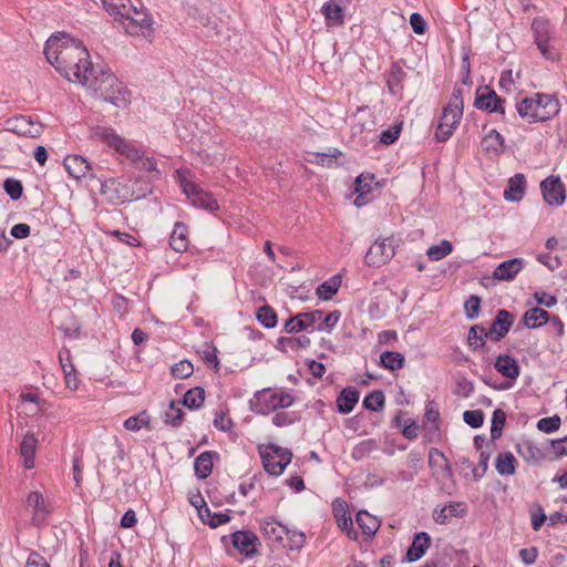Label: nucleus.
<instances>
[{
	"mask_svg": "<svg viewBox=\"0 0 567 567\" xmlns=\"http://www.w3.org/2000/svg\"><path fill=\"white\" fill-rule=\"evenodd\" d=\"M405 358L398 351H384L380 355L379 365L389 371H396L404 367Z\"/></svg>",
	"mask_w": 567,
	"mask_h": 567,
	"instance_id": "36",
	"label": "nucleus"
},
{
	"mask_svg": "<svg viewBox=\"0 0 567 567\" xmlns=\"http://www.w3.org/2000/svg\"><path fill=\"white\" fill-rule=\"evenodd\" d=\"M189 245L188 228L182 223L177 221L174 225V229L169 237V246L176 252H184L187 250Z\"/></svg>",
	"mask_w": 567,
	"mask_h": 567,
	"instance_id": "30",
	"label": "nucleus"
},
{
	"mask_svg": "<svg viewBox=\"0 0 567 567\" xmlns=\"http://www.w3.org/2000/svg\"><path fill=\"white\" fill-rule=\"evenodd\" d=\"M514 313L506 309L497 310L487 330L488 339L492 342H499L509 332L511 328L514 324Z\"/></svg>",
	"mask_w": 567,
	"mask_h": 567,
	"instance_id": "14",
	"label": "nucleus"
},
{
	"mask_svg": "<svg viewBox=\"0 0 567 567\" xmlns=\"http://www.w3.org/2000/svg\"><path fill=\"white\" fill-rule=\"evenodd\" d=\"M466 514V505L463 502H451L449 505L435 507L433 519L436 524L445 525L451 517H463Z\"/></svg>",
	"mask_w": 567,
	"mask_h": 567,
	"instance_id": "21",
	"label": "nucleus"
},
{
	"mask_svg": "<svg viewBox=\"0 0 567 567\" xmlns=\"http://www.w3.org/2000/svg\"><path fill=\"white\" fill-rule=\"evenodd\" d=\"M453 250V245L449 240H442L439 245H433L427 249V257L431 260L437 261L450 255Z\"/></svg>",
	"mask_w": 567,
	"mask_h": 567,
	"instance_id": "49",
	"label": "nucleus"
},
{
	"mask_svg": "<svg viewBox=\"0 0 567 567\" xmlns=\"http://www.w3.org/2000/svg\"><path fill=\"white\" fill-rule=\"evenodd\" d=\"M3 189L12 200L20 199L23 194V185L21 181L16 178L4 179Z\"/></svg>",
	"mask_w": 567,
	"mask_h": 567,
	"instance_id": "53",
	"label": "nucleus"
},
{
	"mask_svg": "<svg viewBox=\"0 0 567 567\" xmlns=\"http://www.w3.org/2000/svg\"><path fill=\"white\" fill-rule=\"evenodd\" d=\"M463 89L455 84L453 92L446 107L452 109L455 113L453 115V123H460L463 116Z\"/></svg>",
	"mask_w": 567,
	"mask_h": 567,
	"instance_id": "40",
	"label": "nucleus"
},
{
	"mask_svg": "<svg viewBox=\"0 0 567 567\" xmlns=\"http://www.w3.org/2000/svg\"><path fill=\"white\" fill-rule=\"evenodd\" d=\"M150 422L146 412L130 416L124 421V427L128 431H138L142 426L147 425Z\"/></svg>",
	"mask_w": 567,
	"mask_h": 567,
	"instance_id": "64",
	"label": "nucleus"
},
{
	"mask_svg": "<svg viewBox=\"0 0 567 567\" xmlns=\"http://www.w3.org/2000/svg\"><path fill=\"white\" fill-rule=\"evenodd\" d=\"M360 391L354 386L343 388L336 400L337 411L340 414H349L359 402Z\"/></svg>",
	"mask_w": 567,
	"mask_h": 567,
	"instance_id": "22",
	"label": "nucleus"
},
{
	"mask_svg": "<svg viewBox=\"0 0 567 567\" xmlns=\"http://www.w3.org/2000/svg\"><path fill=\"white\" fill-rule=\"evenodd\" d=\"M94 69L96 71L91 72L89 76H84L82 84L92 90L96 97L110 102L116 107L125 106L131 95L127 87L115 76L110 68L96 64Z\"/></svg>",
	"mask_w": 567,
	"mask_h": 567,
	"instance_id": "3",
	"label": "nucleus"
},
{
	"mask_svg": "<svg viewBox=\"0 0 567 567\" xmlns=\"http://www.w3.org/2000/svg\"><path fill=\"white\" fill-rule=\"evenodd\" d=\"M481 145L484 151L487 153L499 155L504 152L505 148V138L503 135L496 131L491 130L481 142Z\"/></svg>",
	"mask_w": 567,
	"mask_h": 567,
	"instance_id": "33",
	"label": "nucleus"
},
{
	"mask_svg": "<svg viewBox=\"0 0 567 567\" xmlns=\"http://www.w3.org/2000/svg\"><path fill=\"white\" fill-rule=\"evenodd\" d=\"M422 422H441L440 406L434 400L426 401Z\"/></svg>",
	"mask_w": 567,
	"mask_h": 567,
	"instance_id": "61",
	"label": "nucleus"
},
{
	"mask_svg": "<svg viewBox=\"0 0 567 567\" xmlns=\"http://www.w3.org/2000/svg\"><path fill=\"white\" fill-rule=\"evenodd\" d=\"M524 268L522 258H512L501 262L493 271V278L497 280H513Z\"/></svg>",
	"mask_w": 567,
	"mask_h": 567,
	"instance_id": "25",
	"label": "nucleus"
},
{
	"mask_svg": "<svg viewBox=\"0 0 567 567\" xmlns=\"http://www.w3.org/2000/svg\"><path fill=\"white\" fill-rule=\"evenodd\" d=\"M300 420V415L298 412H277L272 416V424L278 427L291 425Z\"/></svg>",
	"mask_w": 567,
	"mask_h": 567,
	"instance_id": "52",
	"label": "nucleus"
},
{
	"mask_svg": "<svg viewBox=\"0 0 567 567\" xmlns=\"http://www.w3.org/2000/svg\"><path fill=\"white\" fill-rule=\"evenodd\" d=\"M132 0H102L103 7L111 16H121Z\"/></svg>",
	"mask_w": 567,
	"mask_h": 567,
	"instance_id": "62",
	"label": "nucleus"
},
{
	"mask_svg": "<svg viewBox=\"0 0 567 567\" xmlns=\"http://www.w3.org/2000/svg\"><path fill=\"white\" fill-rule=\"evenodd\" d=\"M179 403L189 410L199 409L205 402V390L202 386H194L186 391Z\"/></svg>",
	"mask_w": 567,
	"mask_h": 567,
	"instance_id": "37",
	"label": "nucleus"
},
{
	"mask_svg": "<svg viewBox=\"0 0 567 567\" xmlns=\"http://www.w3.org/2000/svg\"><path fill=\"white\" fill-rule=\"evenodd\" d=\"M532 31L535 44L540 51L542 55L549 61H557L559 59L558 50L553 45V25L549 20L537 17L532 22Z\"/></svg>",
	"mask_w": 567,
	"mask_h": 567,
	"instance_id": "9",
	"label": "nucleus"
},
{
	"mask_svg": "<svg viewBox=\"0 0 567 567\" xmlns=\"http://www.w3.org/2000/svg\"><path fill=\"white\" fill-rule=\"evenodd\" d=\"M182 404L179 401H172L168 405V409L165 411V423L169 424L171 426L177 429L182 425L185 412L181 408Z\"/></svg>",
	"mask_w": 567,
	"mask_h": 567,
	"instance_id": "41",
	"label": "nucleus"
},
{
	"mask_svg": "<svg viewBox=\"0 0 567 567\" xmlns=\"http://www.w3.org/2000/svg\"><path fill=\"white\" fill-rule=\"evenodd\" d=\"M517 453L528 463H539L545 458L544 452L530 440H522L516 444Z\"/></svg>",
	"mask_w": 567,
	"mask_h": 567,
	"instance_id": "32",
	"label": "nucleus"
},
{
	"mask_svg": "<svg viewBox=\"0 0 567 567\" xmlns=\"http://www.w3.org/2000/svg\"><path fill=\"white\" fill-rule=\"evenodd\" d=\"M378 449V443L374 439H368L359 442L352 450V457L360 461L367 457L371 452Z\"/></svg>",
	"mask_w": 567,
	"mask_h": 567,
	"instance_id": "48",
	"label": "nucleus"
},
{
	"mask_svg": "<svg viewBox=\"0 0 567 567\" xmlns=\"http://www.w3.org/2000/svg\"><path fill=\"white\" fill-rule=\"evenodd\" d=\"M505 422H506V413L501 409H496L493 412L492 420H491V440L492 441L498 440L502 436Z\"/></svg>",
	"mask_w": 567,
	"mask_h": 567,
	"instance_id": "47",
	"label": "nucleus"
},
{
	"mask_svg": "<svg viewBox=\"0 0 567 567\" xmlns=\"http://www.w3.org/2000/svg\"><path fill=\"white\" fill-rule=\"evenodd\" d=\"M431 546V536L426 532L415 533L412 544L408 547L404 561L413 563L421 559Z\"/></svg>",
	"mask_w": 567,
	"mask_h": 567,
	"instance_id": "19",
	"label": "nucleus"
},
{
	"mask_svg": "<svg viewBox=\"0 0 567 567\" xmlns=\"http://www.w3.org/2000/svg\"><path fill=\"white\" fill-rule=\"evenodd\" d=\"M219 460L216 451H205L200 453L194 462V472L197 478L206 480L213 472L214 461Z\"/></svg>",
	"mask_w": 567,
	"mask_h": 567,
	"instance_id": "23",
	"label": "nucleus"
},
{
	"mask_svg": "<svg viewBox=\"0 0 567 567\" xmlns=\"http://www.w3.org/2000/svg\"><path fill=\"white\" fill-rule=\"evenodd\" d=\"M288 527L269 517L260 523V533L270 542L282 545Z\"/></svg>",
	"mask_w": 567,
	"mask_h": 567,
	"instance_id": "24",
	"label": "nucleus"
},
{
	"mask_svg": "<svg viewBox=\"0 0 567 567\" xmlns=\"http://www.w3.org/2000/svg\"><path fill=\"white\" fill-rule=\"evenodd\" d=\"M259 455L265 471L274 476L281 475L292 458V452L289 449L274 443H269L265 447L260 446Z\"/></svg>",
	"mask_w": 567,
	"mask_h": 567,
	"instance_id": "8",
	"label": "nucleus"
},
{
	"mask_svg": "<svg viewBox=\"0 0 567 567\" xmlns=\"http://www.w3.org/2000/svg\"><path fill=\"white\" fill-rule=\"evenodd\" d=\"M402 125V122H400L382 131L380 134V143H382L383 145H392L393 143H395L401 135Z\"/></svg>",
	"mask_w": 567,
	"mask_h": 567,
	"instance_id": "55",
	"label": "nucleus"
},
{
	"mask_svg": "<svg viewBox=\"0 0 567 567\" xmlns=\"http://www.w3.org/2000/svg\"><path fill=\"white\" fill-rule=\"evenodd\" d=\"M505 102L506 100L497 95L494 89L489 85H483L476 90L474 106L477 110L497 113L505 118Z\"/></svg>",
	"mask_w": 567,
	"mask_h": 567,
	"instance_id": "10",
	"label": "nucleus"
},
{
	"mask_svg": "<svg viewBox=\"0 0 567 567\" xmlns=\"http://www.w3.org/2000/svg\"><path fill=\"white\" fill-rule=\"evenodd\" d=\"M324 315L323 310H313L307 312H299L296 315V319L303 323L305 328L301 331H315L317 330L316 322Z\"/></svg>",
	"mask_w": 567,
	"mask_h": 567,
	"instance_id": "46",
	"label": "nucleus"
},
{
	"mask_svg": "<svg viewBox=\"0 0 567 567\" xmlns=\"http://www.w3.org/2000/svg\"><path fill=\"white\" fill-rule=\"evenodd\" d=\"M544 200L551 206H559L566 199L565 186L559 176L550 175L540 183Z\"/></svg>",
	"mask_w": 567,
	"mask_h": 567,
	"instance_id": "15",
	"label": "nucleus"
},
{
	"mask_svg": "<svg viewBox=\"0 0 567 567\" xmlns=\"http://www.w3.org/2000/svg\"><path fill=\"white\" fill-rule=\"evenodd\" d=\"M340 285H341L340 276L334 275L330 279L320 284L316 289V293H317L318 298L321 300H330L338 292Z\"/></svg>",
	"mask_w": 567,
	"mask_h": 567,
	"instance_id": "38",
	"label": "nucleus"
},
{
	"mask_svg": "<svg viewBox=\"0 0 567 567\" xmlns=\"http://www.w3.org/2000/svg\"><path fill=\"white\" fill-rule=\"evenodd\" d=\"M480 309L481 298L476 295H471L464 302V310L467 319H476L480 315Z\"/></svg>",
	"mask_w": 567,
	"mask_h": 567,
	"instance_id": "59",
	"label": "nucleus"
},
{
	"mask_svg": "<svg viewBox=\"0 0 567 567\" xmlns=\"http://www.w3.org/2000/svg\"><path fill=\"white\" fill-rule=\"evenodd\" d=\"M64 168L69 175L75 179L89 178L97 179L99 176L94 173L92 164L81 155H68L63 162Z\"/></svg>",
	"mask_w": 567,
	"mask_h": 567,
	"instance_id": "16",
	"label": "nucleus"
},
{
	"mask_svg": "<svg viewBox=\"0 0 567 567\" xmlns=\"http://www.w3.org/2000/svg\"><path fill=\"white\" fill-rule=\"evenodd\" d=\"M256 319L262 327L267 329L275 328L278 322L277 312L269 305H264L257 309Z\"/></svg>",
	"mask_w": 567,
	"mask_h": 567,
	"instance_id": "42",
	"label": "nucleus"
},
{
	"mask_svg": "<svg viewBox=\"0 0 567 567\" xmlns=\"http://www.w3.org/2000/svg\"><path fill=\"white\" fill-rule=\"evenodd\" d=\"M6 125L8 131L31 138L40 137L43 132V126L40 122H33L30 116L25 115L9 118Z\"/></svg>",
	"mask_w": 567,
	"mask_h": 567,
	"instance_id": "13",
	"label": "nucleus"
},
{
	"mask_svg": "<svg viewBox=\"0 0 567 567\" xmlns=\"http://www.w3.org/2000/svg\"><path fill=\"white\" fill-rule=\"evenodd\" d=\"M172 375L176 379H186L194 372V367L188 360H181L171 368Z\"/></svg>",
	"mask_w": 567,
	"mask_h": 567,
	"instance_id": "56",
	"label": "nucleus"
},
{
	"mask_svg": "<svg viewBox=\"0 0 567 567\" xmlns=\"http://www.w3.org/2000/svg\"><path fill=\"white\" fill-rule=\"evenodd\" d=\"M120 22L130 35L145 34L152 30L153 20L140 0H132L120 16Z\"/></svg>",
	"mask_w": 567,
	"mask_h": 567,
	"instance_id": "5",
	"label": "nucleus"
},
{
	"mask_svg": "<svg viewBox=\"0 0 567 567\" xmlns=\"http://www.w3.org/2000/svg\"><path fill=\"white\" fill-rule=\"evenodd\" d=\"M341 0L326 1L320 12L324 17V24L328 29L342 27L346 21V7L341 4Z\"/></svg>",
	"mask_w": 567,
	"mask_h": 567,
	"instance_id": "17",
	"label": "nucleus"
},
{
	"mask_svg": "<svg viewBox=\"0 0 567 567\" xmlns=\"http://www.w3.org/2000/svg\"><path fill=\"white\" fill-rule=\"evenodd\" d=\"M526 189V178L523 174L517 173L509 178L508 185L504 190V198L508 202H519Z\"/></svg>",
	"mask_w": 567,
	"mask_h": 567,
	"instance_id": "29",
	"label": "nucleus"
},
{
	"mask_svg": "<svg viewBox=\"0 0 567 567\" xmlns=\"http://www.w3.org/2000/svg\"><path fill=\"white\" fill-rule=\"evenodd\" d=\"M44 55L55 70L71 82L83 83L96 71L83 42L65 33L52 34L45 42Z\"/></svg>",
	"mask_w": 567,
	"mask_h": 567,
	"instance_id": "1",
	"label": "nucleus"
},
{
	"mask_svg": "<svg viewBox=\"0 0 567 567\" xmlns=\"http://www.w3.org/2000/svg\"><path fill=\"white\" fill-rule=\"evenodd\" d=\"M285 539L287 543H285V540H284L282 546L288 547L289 549L293 550V549H300L303 546V544L306 542V536L300 530L288 528Z\"/></svg>",
	"mask_w": 567,
	"mask_h": 567,
	"instance_id": "50",
	"label": "nucleus"
},
{
	"mask_svg": "<svg viewBox=\"0 0 567 567\" xmlns=\"http://www.w3.org/2000/svg\"><path fill=\"white\" fill-rule=\"evenodd\" d=\"M231 544L240 554L252 556L257 551L259 539L251 530H237L231 534Z\"/></svg>",
	"mask_w": 567,
	"mask_h": 567,
	"instance_id": "18",
	"label": "nucleus"
},
{
	"mask_svg": "<svg viewBox=\"0 0 567 567\" xmlns=\"http://www.w3.org/2000/svg\"><path fill=\"white\" fill-rule=\"evenodd\" d=\"M485 414L482 410H466L463 413V421L472 429H478L483 425Z\"/></svg>",
	"mask_w": 567,
	"mask_h": 567,
	"instance_id": "57",
	"label": "nucleus"
},
{
	"mask_svg": "<svg viewBox=\"0 0 567 567\" xmlns=\"http://www.w3.org/2000/svg\"><path fill=\"white\" fill-rule=\"evenodd\" d=\"M406 72L401 66L400 62H393L385 75L386 86L391 94L395 95L403 90Z\"/></svg>",
	"mask_w": 567,
	"mask_h": 567,
	"instance_id": "28",
	"label": "nucleus"
},
{
	"mask_svg": "<svg viewBox=\"0 0 567 567\" xmlns=\"http://www.w3.org/2000/svg\"><path fill=\"white\" fill-rule=\"evenodd\" d=\"M340 506L342 507V514L341 515H339V507L338 506L333 507V514H334V517L337 518L338 527L342 532H346L347 536L350 539L355 540L357 539V532L353 528L352 518H351L350 514H348V512H347L348 505H347V503L344 501H341L340 502Z\"/></svg>",
	"mask_w": 567,
	"mask_h": 567,
	"instance_id": "34",
	"label": "nucleus"
},
{
	"mask_svg": "<svg viewBox=\"0 0 567 567\" xmlns=\"http://www.w3.org/2000/svg\"><path fill=\"white\" fill-rule=\"evenodd\" d=\"M515 109L520 118L534 124L554 118L560 111V103L555 94L535 93L518 100Z\"/></svg>",
	"mask_w": 567,
	"mask_h": 567,
	"instance_id": "4",
	"label": "nucleus"
},
{
	"mask_svg": "<svg viewBox=\"0 0 567 567\" xmlns=\"http://www.w3.org/2000/svg\"><path fill=\"white\" fill-rule=\"evenodd\" d=\"M101 183L100 193L105 196L113 204H123L133 199H138L141 196L134 197L130 192L126 184L117 178H97Z\"/></svg>",
	"mask_w": 567,
	"mask_h": 567,
	"instance_id": "11",
	"label": "nucleus"
},
{
	"mask_svg": "<svg viewBox=\"0 0 567 567\" xmlns=\"http://www.w3.org/2000/svg\"><path fill=\"white\" fill-rule=\"evenodd\" d=\"M199 518L204 524L210 526L212 528L219 527L231 519L230 515L227 513H213L210 509L209 516H206V514L203 513Z\"/></svg>",
	"mask_w": 567,
	"mask_h": 567,
	"instance_id": "51",
	"label": "nucleus"
},
{
	"mask_svg": "<svg viewBox=\"0 0 567 567\" xmlns=\"http://www.w3.org/2000/svg\"><path fill=\"white\" fill-rule=\"evenodd\" d=\"M441 423L442 422H422L421 429L423 431V439L426 443L439 444L442 442L443 434Z\"/></svg>",
	"mask_w": 567,
	"mask_h": 567,
	"instance_id": "45",
	"label": "nucleus"
},
{
	"mask_svg": "<svg viewBox=\"0 0 567 567\" xmlns=\"http://www.w3.org/2000/svg\"><path fill=\"white\" fill-rule=\"evenodd\" d=\"M91 138L105 144L118 155L130 159L136 169L146 172L151 179H159L161 171L157 168L155 158L146 157L140 146L120 136L114 128L94 126L91 128Z\"/></svg>",
	"mask_w": 567,
	"mask_h": 567,
	"instance_id": "2",
	"label": "nucleus"
},
{
	"mask_svg": "<svg viewBox=\"0 0 567 567\" xmlns=\"http://www.w3.org/2000/svg\"><path fill=\"white\" fill-rule=\"evenodd\" d=\"M395 255L390 239L377 240L367 251L364 262L369 267H381Z\"/></svg>",
	"mask_w": 567,
	"mask_h": 567,
	"instance_id": "12",
	"label": "nucleus"
},
{
	"mask_svg": "<svg viewBox=\"0 0 567 567\" xmlns=\"http://www.w3.org/2000/svg\"><path fill=\"white\" fill-rule=\"evenodd\" d=\"M460 123H439L435 130V140L436 142L444 143L446 142L454 133L455 128Z\"/></svg>",
	"mask_w": 567,
	"mask_h": 567,
	"instance_id": "60",
	"label": "nucleus"
},
{
	"mask_svg": "<svg viewBox=\"0 0 567 567\" xmlns=\"http://www.w3.org/2000/svg\"><path fill=\"white\" fill-rule=\"evenodd\" d=\"M561 420L558 415L547 416L538 420L536 427L544 433H553L560 427Z\"/></svg>",
	"mask_w": 567,
	"mask_h": 567,
	"instance_id": "58",
	"label": "nucleus"
},
{
	"mask_svg": "<svg viewBox=\"0 0 567 567\" xmlns=\"http://www.w3.org/2000/svg\"><path fill=\"white\" fill-rule=\"evenodd\" d=\"M437 456L440 457L442 461H443V464L440 465V467L442 468L443 473H444V476L446 478H452L453 477V470H452V466L451 464L449 463V460L446 458V456L444 455L443 452H441L440 450H437L436 447H431L430 449V452H429V465L430 466H433V463H434V457Z\"/></svg>",
	"mask_w": 567,
	"mask_h": 567,
	"instance_id": "54",
	"label": "nucleus"
},
{
	"mask_svg": "<svg viewBox=\"0 0 567 567\" xmlns=\"http://www.w3.org/2000/svg\"><path fill=\"white\" fill-rule=\"evenodd\" d=\"M38 446V439L33 432H27L20 444V454L23 457L24 468L31 470L34 467V458Z\"/></svg>",
	"mask_w": 567,
	"mask_h": 567,
	"instance_id": "27",
	"label": "nucleus"
},
{
	"mask_svg": "<svg viewBox=\"0 0 567 567\" xmlns=\"http://www.w3.org/2000/svg\"><path fill=\"white\" fill-rule=\"evenodd\" d=\"M486 339H488L487 330L482 324H475L470 328L467 342L472 349L483 348Z\"/></svg>",
	"mask_w": 567,
	"mask_h": 567,
	"instance_id": "43",
	"label": "nucleus"
},
{
	"mask_svg": "<svg viewBox=\"0 0 567 567\" xmlns=\"http://www.w3.org/2000/svg\"><path fill=\"white\" fill-rule=\"evenodd\" d=\"M517 461L511 452L499 453L495 460V467L499 475H513Z\"/></svg>",
	"mask_w": 567,
	"mask_h": 567,
	"instance_id": "39",
	"label": "nucleus"
},
{
	"mask_svg": "<svg viewBox=\"0 0 567 567\" xmlns=\"http://www.w3.org/2000/svg\"><path fill=\"white\" fill-rule=\"evenodd\" d=\"M385 396L382 390H374L367 394L363 399L362 406L365 410L379 412L384 409Z\"/></svg>",
	"mask_w": 567,
	"mask_h": 567,
	"instance_id": "44",
	"label": "nucleus"
},
{
	"mask_svg": "<svg viewBox=\"0 0 567 567\" xmlns=\"http://www.w3.org/2000/svg\"><path fill=\"white\" fill-rule=\"evenodd\" d=\"M176 174L183 193L195 207L203 208L209 213H215L219 209L218 202L210 192L189 181L183 172H176Z\"/></svg>",
	"mask_w": 567,
	"mask_h": 567,
	"instance_id": "7",
	"label": "nucleus"
},
{
	"mask_svg": "<svg viewBox=\"0 0 567 567\" xmlns=\"http://www.w3.org/2000/svg\"><path fill=\"white\" fill-rule=\"evenodd\" d=\"M532 528L539 530L547 519L544 508L540 504H534L530 508Z\"/></svg>",
	"mask_w": 567,
	"mask_h": 567,
	"instance_id": "63",
	"label": "nucleus"
},
{
	"mask_svg": "<svg viewBox=\"0 0 567 567\" xmlns=\"http://www.w3.org/2000/svg\"><path fill=\"white\" fill-rule=\"evenodd\" d=\"M295 399L287 392H270L262 390L255 393L250 400V409L257 414L268 415L279 409H286L292 405Z\"/></svg>",
	"mask_w": 567,
	"mask_h": 567,
	"instance_id": "6",
	"label": "nucleus"
},
{
	"mask_svg": "<svg viewBox=\"0 0 567 567\" xmlns=\"http://www.w3.org/2000/svg\"><path fill=\"white\" fill-rule=\"evenodd\" d=\"M550 313L540 308L534 307L525 311L522 317V323L529 329H537L548 323Z\"/></svg>",
	"mask_w": 567,
	"mask_h": 567,
	"instance_id": "31",
	"label": "nucleus"
},
{
	"mask_svg": "<svg viewBox=\"0 0 567 567\" xmlns=\"http://www.w3.org/2000/svg\"><path fill=\"white\" fill-rule=\"evenodd\" d=\"M27 505L33 509L32 524L34 526L43 525L50 513L43 495L37 491L29 493Z\"/></svg>",
	"mask_w": 567,
	"mask_h": 567,
	"instance_id": "20",
	"label": "nucleus"
},
{
	"mask_svg": "<svg viewBox=\"0 0 567 567\" xmlns=\"http://www.w3.org/2000/svg\"><path fill=\"white\" fill-rule=\"evenodd\" d=\"M494 368L503 377L513 381H515L520 373L518 361L508 354L497 355L494 362Z\"/></svg>",
	"mask_w": 567,
	"mask_h": 567,
	"instance_id": "26",
	"label": "nucleus"
},
{
	"mask_svg": "<svg viewBox=\"0 0 567 567\" xmlns=\"http://www.w3.org/2000/svg\"><path fill=\"white\" fill-rule=\"evenodd\" d=\"M355 520L362 533L369 537L373 536L381 526L380 519L363 509L357 513Z\"/></svg>",
	"mask_w": 567,
	"mask_h": 567,
	"instance_id": "35",
	"label": "nucleus"
}]
</instances>
